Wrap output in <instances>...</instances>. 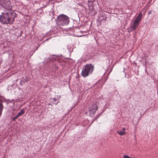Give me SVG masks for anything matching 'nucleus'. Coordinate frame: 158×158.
<instances>
[{
  "instance_id": "obj_1",
  "label": "nucleus",
  "mask_w": 158,
  "mask_h": 158,
  "mask_svg": "<svg viewBox=\"0 0 158 158\" xmlns=\"http://www.w3.org/2000/svg\"><path fill=\"white\" fill-rule=\"evenodd\" d=\"M16 17V13L14 11H6L5 10L0 15V22L3 24H12Z\"/></svg>"
},
{
  "instance_id": "obj_2",
  "label": "nucleus",
  "mask_w": 158,
  "mask_h": 158,
  "mask_svg": "<svg viewBox=\"0 0 158 158\" xmlns=\"http://www.w3.org/2000/svg\"><path fill=\"white\" fill-rule=\"evenodd\" d=\"M94 66L91 64H87L84 65L82 69L81 75L84 77H87L93 72Z\"/></svg>"
},
{
  "instance_id": "obj_3",
  "label": "nucleus",
  "mask_w": 158,
  "mask_h": 158,
  "mask_svg": "<svg viewBox=\"0 0 158 158\" xmlns=\"http://www.w3.org/2000/svg\"><path fill=\"white\" fill-rule=\"evenodd\" d=\"M56 24L59 26H64L69 24V20L68 17L65 15H60L56 20Z\"/></svg>"
},
{
  "instance_id": "obj_4",
  "label": "nucleus",
  "mask_w": 158,
  "mask_h": 158,
  "mask_svg": "<svg viewBox=\"0 0 158 158\" xmlns=\"http://www.w3.org/2000/svg\"><path fill=\"white\" fill-rule=\"evenodd\" d=\"M0 5L7 10V11H12V6L9 0H0Z\"/></svg>"
},
{
  "instance_id": "obj_5",
  "label": "nucleus",
  "mask_w": 158,
  "mask_h": 158,
  "mask_svg": "<svg viewBox=\"0 0 158 158\" xmlns=\"http://www.w3.org/2000/svg\"><path fill=\"white\" fill-rule=\"evenodd\" d=\"M98 109V107L96 105L94 104L92 105L91 107L89 109V115L90 116H92L93 115Z\"/></svg>"
},
{
  "instance_id": "obj_6",
  "label": "nucleus",
  "mask_w": 158,
  "mask_h": 158,
  "mask_svg": "<svg viewBox=\"0 0 158 158\" xmlns=\"http://www.w3.org/2000/svg\"><path fill=\"white\" fill-rule=\"evenodd\" d=\"M98 18L99 21L101 23L103 21L104 22L106 21L107 17L105 14L102 13L100 14L98 16Z\"/></svg>"
},
{
  "instance_id": "obj_7",
  "label": "nucleus",
  "mask_w": 158,
  "mask_h": 158,
  "mask_svg": "<svg viewBox=\"0 0 158 158\" xmlns=\"http://www.w3.org/2000/svg\"><path fill=\"white\" fill-rule=\"evenodd\" d=\"M142 15L141 12H139V14L136 17L135 20L134 21L138 23L141 20Z\"/></svg>"
},
{
  "instance_id": "obj_8",
  "label": "nucleus",
  "mask_w": 158,
  "mask_h": 158,
  "mask_svg": "<svg viewBox=\"0 0 158 158\" xmlns=\"http://www.w3.org/2000/svg\"><path fill=\"white\" fill-rule=\"evenodd\" d=\"M138 25V24L137 23H136L135 22L133 21V24L130 27V31L135 30Z\"/></svg>"
},
{
  "instance_id": "obj_9",
  "label": "nucleus",
  "mask_w": 158,
  "mask_h": 158,
  "mask_svg": "<svg viewBox=\"0 0 158 158\" xmlns=\"http://www.w3.org/2000/svg\"><path fill=\"white\" fill-rule=\"evenodd\" d=\"M3 101L0 99V117L2 114V112L4 108V106L2 104Z\"/></svg>"
},
{
  "instance_id": "obj_10",
  "label": "nucleus",
  "mask_w": 158,
  "mask_h": 158,
  "mask_svg": "<svg viewBox=\"0 0 158 158\" xmlns=\"http://www.w3.org/2000/svg\"><path fill=\"white\" fill-rule=\"evenodd\" d=\"M52 99L53 100V101H52V102L53 104H57L60 102L58 99H56L55 98H52Z\"/></svg>"
},
{
  "instance_id": "obj_11",
  "label": "nucleus",
  "mask_w": 158,
  "mask_h": 158,
  "mask_svg": "<svg viewBox=\"0 0 158 158\" xmlns=\"http://www.w3.org/2000/svg\"><path fill=\"white\" fill-rule=\"evenodd\" d=\"M25 113V111L23 109H22L18 113V114L20 115V116H21Z\"/></svg>"
},
{
  "instance_id": "obj_12",
  "label": "nucleus",
  "mask_w": 158,
  "mask_h": 158,
  "mask_svg": "<svg viewBox=\"0 0 158 158\" xmlns=\"http://www.w3.org/2000/svg\"><path fill=\"white\" fill-rule=\"evenodd\" d=\"M117 133L120 135H123L125 134V132H123L122 131H118Z\"/></svg>"
},
{
  "instance_id": "obj_13",
  "label": "nucleus",
  "mask_w": 158,
  "mask_h": 158,
  "mask_svg": "<svg viewBox=\"0 0 158 158\" xmlns=\"http://www.w3.org/2000/svg\"><path fill=\"white\" fill-rule=\"evenodd\" d=\"M18 118L15 116V117H13L12 119L13 121H15L16 119H17Z\"/></svg>"
},
{
  "instance_id": "obj_14",
  "label": "nucleus",
  "mask_w": 158,
  "mask_h": 158,
  "mask_svg": "<svg viewBox=\"0 0 158 158\" xmlns=\"http://www.w3.org/2000/svg\"><path fill=\"white\" fill-rule=\"evenodd\" d=\"M123 158H131V157L126 155H124L123 156Z\"/></svg>"
},
{
  "instance_id": "obj_15",
  "label": "nucleus",
  "mask_w": 158,
  "mask_h": 158,
  "mask_svg": "<svg viewBox=\"0 0 158 158\" xmlns=\"http://www.w3.org/2000/svg\"><path fill=\"white\" fill-rule=\"evenodd\" d=\"M152 10H150L148 12V15H150V14H151L152 13Z\"/></svg>"
},
{
  "instance_id": "obj_16",
  "label": "nucleus",
  "mask_w": 158,
  "mask_h": 158,
  "mask_svg": "<svg viewBox=\"0 0 158 158\" xmlns=\"http://www.w3.org/2000/svg\"><path fill=\"white\" fill-rule=\"evenodd\" d=\"M93 1L94 0H88V2L89 3L93 2Z\"/></svg>"
},
{
  "instance_id": "obj_17",
  "label": "nucleus",
  "mask_w": 158,
  "mask_h": 158,
  "mask_svg": "<svg viewBox=\"0 0 158 158\" xmlns=\"http://www.w3.org/2000/svg\"><path fill=\"white\" fill-rule=\"evenodd\" d=\"M19 83H20V84L21 85H23V81L22 80L20 81Z\"/></svg>"
},
{
  "instance_id": "obj_18",
  "label": "nucleus",
  "mask_w": 158,
  "mask_h": 158,
  "mask_svg": "<svg viewBox=\"0 0 158 158\" xmlns=\"http://www.w3.org/2000/svg\"><path fill=\"white\" fill-rule=\"evenodd\" d=\"M125 128L123 127V129H122L123 131H123V132H125Z\"/></svg>"
},
{
  "instance_id": "obj_19",
  "label": "nucleus",
  "mask_w": 158,
  "mask_h": 158,
  "mask_svg": "<svg viewBox=\"0 0 158 158\" xmlns=\"http://www.w3.org/2000/svg\"><path fill=\"white\" fill-rule=\"evenodd\" d=\"M75 35L77 36H78V37H81V35H77L76 34H75Z\"/></svg>"
},
{
  "instance_id": "obj_20",
  "label": "nucleus",
  "mask_w": 158,
  "mask_h": 158,
  "mask_svg": "<svg viewBox=\"0 0 158 158\" xmlns=\"http://www.w3.org/2000/svg\"><path fill=\"white\" fill-rule=\"evenodd\" d=\"M16 116L17 118H18L19 116H20V115H19L18 114L16 115Z\"/></svg>"
},
{
  "instance_id": "obj_21",
  "label": "nucleus",
  "mask_w": 158,
  "mask_h": 158,
  "mask_svg": "<svg viewBox=\"0 0 158 158\" xmlns=\"http://www.w3.org/2000/svg\"><path fill=\"white\" fill-rule=\"evenodd\" d=\"M16 116L17 118H18L19 116H20V115H19L18 114L16 115Z\"/></svg>"
},
{
  "instance_id": "obj_22",
  "label": "nucleus",
  "mask_w": 158,
  "mask_h": 158,
  "mask_svg": "<svg viewBox=\"0 0 158 158\" xmlns=\"http://www.w3.org/2000/svg\"><path fill=\"white\" fill-rule=\"evenodd\" d=\"M54 58L55 59V60H56V57H55V56H54Z\"/></svg>"
}]
</instances>
